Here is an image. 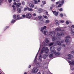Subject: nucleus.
Wrapping results in <instances>:
<instances>
[{
	"instance_id": "obj_1",
	"label": "nucleus",
	"mask_w": 74,
	"mask_h": 74,
	"mask_svg": "<svg viewBox=\"0 0 74 74\" xmlns=\"http://www.w3.org/2000/svg\"><path fill=\"white\" fill-rule=\"evenodd\" d=\"M57 34L56 36L54 35L53 36V41H55L56 39H57V40L60 39V36H64V33L62 32H61L60 34L59 33V32H57Z\"/></svg>"
},
{
	"instance_id": "obj_2",
	"label": "nucleus",
	"mask_w": 74,
	"mask_h": 74,
	"mask_svg": "<svg viewBox=\"0 0 74 74\" xmlns=\"http://www.w3.org/2000/svg\"><path fill=\"white\" fill-rule=\"evenodd\" d=\"M50 51H51V53L53 54H54L55 55H59L60 53L56 51H54L55 49V47H54V46H52L50 47Z\"/></svg>"
},
{
	"instance_id": "obj_3",
	"label": "nucleus",
	"mask_w": 74,
	"mask_h": 74,
	"mask_svg": "<svg viewBox=\"0 0 74 74\" xmlns=\"http://www.w3.org/2000/svg\"><path fill=\"white\" fill-rule=\"evenodd\" d=\"M41 29V32H44L43 34H44L45 35H46V32H47V33H48V32L47 31V26H44L43 27H42Z\"/></svg>"
},
{
	"instance_id": "obj_4",
	"label": "nucleus",
	"mask_w": 74,
	"mask_h": 74,
	"mask_svg": "<svg viewBox=\"0 0 74 74\" xmlns=\"http://www.w3.org/2000/svg\"><path fill=\"white\" fill-rule=\"evenodd\" d=\"M38 71V68H34L32 69V71L33 73H37Z\"/></svg>"
},
{
	"instance_id": "obj_5",
	"label": "nucleus",
	"mask_w": 74,
	"mask_h": 74,
	"mask_svg": "<svg viewBox=\"0 0 74 74\" xmlns=\"http://www.w3.org/2000/svg\"><path fill=\"white\" fill-rule=\"evenodd\" d=\"M25 17L27 18H32V15H31L30 13H27L26 14Z\"/></svg>"
},
{
	"instance_id": "obj_6",
	"label": "nucleus",
	"mask_w": 74,
	"mask_h": 74,
	"mask_svg": "<svg viewBox=\"0 0 74 74\" xmlns=\"http://www.w3.org/2000/svg\"><path fill=\"white\" fill-rule=\"evenodd\" d=\"M51 11L55 16H57L59 14V12H56V11H53V10H52Z\"/></svg>"
},
{
	"instance_id": "obj_7",
	"label": "nucleus",
	"mask_w": 74,
	"mask_h": 74,
	"mask_svg": "<svg viewBox=\"0 0 74 74\" xmlns=\"http://www.w3.org/2000/svg\"><path fill=\"white\" fill-rule=\"evenodd\" d=\"M49 35H51V36H52V35L53 34H56V33H55V31H50L49 33Z\"/></svg>"
},
{
	"instance_id": "obj_8",
	"label": "nucleus",
	"mask_w": 74,
	"mask_h": 74,
	"mask_svg": "<svg viewBox=\"0 0 74 74\" xmlns=\"http://www.w3.org/2000/svg\"><path fill=\"white\" fill-rule=\"evenodd\" d=\"M65 41L66 42V45H69L70 44V42L69 41V40L66 39L65 40Z\"/></svg>"
},
{
	"instance_id": "obj_9",
	"label": "nucleus",
	"mask_w": 74,
	"mask_h": 74,
	"mask_svg": "<svg viewBox=\"0 0 74 74\" xmlns=\"http://www.w3.org/2000/svg\"><path fill=\"white\" fill-rule=\"evenodd\" d=\"M17 20H18V19H22V17H20V15L19 14H18L17 15Z\"/></svg>"
},
{
	"instance_id": "obj_10",
	"label": "nucleus",
	"mask_w": 74,
	"mask_h": 74,
	"mask_svg": "<svg viewBox=\"0 0 74 74\" xmlns=\"http://www.w3.org/2000/svg\"><path fill=\"white\" fill-rule=\"evenodd\" d=\"M21 5V3H17L16 5V7L17 8H19Z\"/></svg>"
},
{
	"instance_id": "obj_11",
	"label": "nucleus",
	"mask_w": 74,
	"mask_h": 74,
	"mask_svg": "<svg viewBox=\"0 0 74 74\" xmlns=\"http://www.w3.org/2000/svg\"><path fill=\"white\" fill-rule=\"evenodd\" d=\"M64 0H62L60 1V4H61L62 5L64 4Z\"/></svg>"
},
{
	"instance_id": "obj_12",
	"label": "nucleus",
	"mask_w": 74,
	"mask_h": 74,
	"mask_svg": "<svg viewBox=\"0 0 74 74\" xmlns=\"http://www.w3.org/2000/svg\"><path fill=\"white\" fill-rule=\"evenodd\" d=\"M55 30L56 31H58V32H60L62 31V29L60 28H57Z\"/></svg>"
},
{
	"instance_id": "obj_13",
	"label": "nucleus",
	"mask_w": 74,
	"mask_h": 74,
	"mask_svg": "<svg viewBox=\"0 0 74 74\" xmlns=\"http://www.w3.org/2000/svg\"><path fill=\"white\" fill-rule=\"evenodd\" d=\"M71 33L72 36H74V30L73 29H72L71 30Z\"/></svg>"
},
{
	"instance_id": "obj_14",
	"label": "nucleus",
	"mask_w": 74,
	"mask_h": 74,
	"mask_svg": "<svg viewBox=\"0 0 74 74\" xmlns=\"http://www.w3.org/2000/svg\"><path fill=\"white\" fill-rule=\"evenodd\" d=\"M33 1H34V4H38V1L36 0H33Z\"/></svg>"
},
{
	"instance_id": "obj_15",
	"label": "nucleus",
	"mask_w": 74,
	"mask_h": 74,
	"mask_svg": "<svg viewBox=\"0 0 74 74\" xmlns=\"http://www.w3.org/2000/svg\"><path fill=\"white\" fill-rule=\"evenodd\" d=\"M17 11L19 12V13H21V8H18Z\"/></svg>"
},
{
	"instance_id": "obj_16",
	"label": "nucleus",
	"mask_w": 74,
	"mask_h": 74,
	"mask_svg": "<svg viewBox=\"0 0 74 74\" xmlns=\"http://www.w3.org/2000/svg\"><path fill=\"white\" fill-rule=\"evenodd\" d=\"M13 19H15V20H17V18L16 17V15L14 14L13 15Z\"/></svg>"
},
{
	"instance_id": "obj_17",
	"label": "nucleus",
	"mask_w": 74,
	"mask_h": 74,
	"mask_svg": "<svg viewBox=\"0 0 74 74\" xmlns=\"http://www.w3.org/2000/svg\"><path fill=\"white\" fill-rule=\"evenodd\" d=\"M69 63L71 64L73 66H74V62H71V61H69Z\"/></svg>"
},
{
	"instance_id": "obj_18",
	"label": "nucleus",
	"mask_w": 74,
	"mask_h": 74,
	"mask_svg": "<svg viewBox=\"0 0 74 74\" xmlns=\"http://www.w3.org/2000/svg\"><path fill=\"white\" fill-rule=\"evenodd\" d=\"M27 10L29 11H33V9L31 8H29V7H27Z\"/></svg>"
},
{
	"instance_id": "obj_19",
	"label": "nucleus",
	"mask_w": 74,
	"mask_h": 74,
	"mask_svg": "<svg viewBox=\"0 0 74 74\" xmlns=\"http://www.w3.org/2000/svg\"><path fill=\"white\" fill-rule=\"evenodd\" d=\"M56 43L58 45H61V43L59 41H56Z\"/></svg>"
},
{
	"instance_id": "obj_20",
	"label": "nucleus",
	"mask_w": 74,
	"mask_h": 74,
	"mask_svg": "<svg viewBox=\"0 0 74 74\" xmlns=\"http://www.w3.org/2000/svg\"><path fill=\"white\" fill-rule=\"evenodd\" d=\"M55 22H56V26H58V25H59V21L57 20H56Z\"/></svg>"
},
{
	"instance_id": "obj_21",
	"label": "nucleus",
	"mask_w": 74,
	"mask_h": 74,
	"mask_svg": "<svg viewBox=\"0 0 74 74\" xmlns=\"http://www.w3.org/2000/svg\"><path fill=\"white\" fill-rule=\"evenodd\" d=\"M68 56H69V57L70 58H73V56L72 55L68 54Z\"/></svg>"
},
{
	"instance_id": "obj_22",
	"label": "nucleus",
	"mask_w": 74,
	"mask_h": 74,
	"mask_svg": "<svg viewBox=\"0 0 74 74\" xmlns=\"http://www.w3.org/2000/svg\"><path fill=\"white\" fill-rule=\"evenodd\" d=\"M8 28H9V26H6L5 27L4 31L6 30V29H8Z\"/></svg>"
},
{
	"instance_id": "obj_23",
	"label": "nucleus",
	"mask_w": 74,
	"mask_h": 74,
	"mask_svg": "<svg viewBox=\"0 0 74 74\" xmlns=\"http://www.w3.org/2000/svg\"><path fill=\"white\" fill-rule=\"evenodd\" d=\"M45 42L46 43H48V42H49V40L47 38H46L45 40Z\"/></svg>"
},
{
	"instance_id": "obj_24",
	"label": "nucleus",
	"mask_w": 74,
	"mask_h": 74,
	"mask_svg": "<svg viewBox=\"0 0 74 74\" xmlns=\"http://www.w3.org/2000/svg\"><path fill=\"white\" fill-rule=\"evenodd\" d=\"M15 20H14L13 19L12 20V21L11 22V23H14Z\"/></svg>"
},
{
	"instance_id": "obj_25",
	"label": "nucleus",
	"mask_w": 74,
	"mask_h": 74,
	"mask_svg": "<svg viewBox=\"0 0 74 74\" xmlns=\"http://www.w3.org/2000/svg\"><path fill=\"white\" fill-rule=\"evenodd\" d=\"M30 7H31V8H34V5H33V4H31V5H30Z\"/></svg>"
},
{
	"instance_id": "obj_26",
	"label": "nucleus",
	"mask_w": 74,
	"mask_h": 74,
	"mask_svg": "<svg viewBox=\"0 0 74 74\" xmlns=\"http://www.w3.org/2000/svg\"><path fill=\"white\" fill-rule=\"evenodd\" d=\"M53 56V54L51 53V54H50L49 56L50 58H52Z\"/></svg>"
},
{
	"instance_id": "obj_27",
	"label": "nucleus",
	"mask_w": 74,
	"mask_h": 74,
	"mask_svg": "<svg viewBox=\"0 0 74 74\" xmlns=\"http://www.w3.org/2000/svg\"><path fill=\"white\" fill-rule=\"evenodd\" d=\"M42 3L43 5H44L46 4V1H42Z\"/></svg>"
},
{
	"instance_id": "obj_28",
	"label": "nucleus",
	"mask_w": 74,
	"mask_h": 74,
	"mask_svg": "<svg viewBox=\"0 0 74 74\" xmlns=\"http://www.w3.org/2000/svg\"><path fill=\"white\" fill-rule=\"evenodd\" d=\"M42 9H40L39 10V12L40 13L42 12Z\"/></svg>"
},
{
	"instance_id": "obj_29",
	"label": "nucleus",
	"mask_w": 74,
	"mask_h": 74,
	"mask_svg": "<svg viewBox=\"0 0 74 74\" xmlns=\"http://www.w3.org/2000/svg\"><path fill=\"white\" fill-rule=\"evenodd\" d=\"M56 5H58L59 4H60V1H58L57 2H56Z\"/></svg>"
},
{
	"instance_id": "obj_30",
	"label": "nucleus",
	"mask_w": 74,
	"mask_h": 74,
	"mask_svg": "<svg viewBox=\"0 0 74 74\" xmlns=\"http://www.w3.org/2000/svg\"><path fill=\"white\" fill-rule=\"evenodd\" d=\"M12 7H13V10H15L16 9V7L14 5H12Z\"/></svg>"
},
{
	"instance_id": "obj_31",
	"label": "nucleus",
	"mask_w": 74,
	"mask_h": 74,
	"mask_svg": "<svg viewBox=\"0 0 74 74\" xmlns=\"http://www.w3.org/2000/svg\"><path fill=\"white\" fill-rule=\"evenodd\" d=\"M43 18H45L46 19H48V17L46 16H43Z\"/></svg>"
},
{
	"instance_id": "obj_32",
	"label": "nucleus",
	"mask_w": 74,
	"mask_h": 74,
	"mask_svg": "<svg viewBox=\"0 0 74 74\" xmlns=\"http://www.w3.org/2000/svg\"><path fill=\"white\" fill-rule=\"evenodd\" d=\"M53 42H52L51 43H50L49 44V46H50V47H51V46H52V45H53Z\"/></svg>"
},
{
	"instance_id": "obj_33",
	"label": "nucleus",
	"mask_w": 74,
	"mask_h": 74,
	"mask_svg": "<svg viewBox=\"0 0 74 74\" xmlns=\"http://www.w3.org/2000/svg\"><path fill=\"white\" fill-rule=\"evenodd\" d=\"M49 23V20H46V23Z\"/></svg>"
},
{
	"instance_id": "obj_34",
	"label": "nucleus",
	"mask_w": 74,
	"mask_h": 74,
	"mask_svg": "<svg viewBox=\"0 0 74 74\" xmlns=\"http://www.w3.org/2000/svg\"><path fill=\"white\" fill-rule=\"evenodd\" d=\"M63 8H60L59 10V11H60V12L62 11H63Z\"/></svg>"
},
{
	"instance_id": "obj_35",
	"label": "nucleus",
	"mask_w": 74,
	"mask_h": 74,
	"mask_svg": "<svg viewBox=\"0 0 74 74\" xmlns=\"http://www.w3.org/2000/svg\"><path fill=\"white\" fill-rule=\"evenodd\" d=\"M27 10V8H25L24 9V11H26V10Z\"/></svg>"
},
{
	"instance_id": "obj_36",
	"label": "nucleus",
	"mask_w": 74,
	"mask_h": 74,
	"mask_svg": "<svg viewBox=\"0 0 74 74\" xmlns=\"http://www.w3.org/2000/svg\"><path fill=\"white\" fill-rule=\"evenodd\" d=\"M13 0L14 1H15V0H8V1H9V3H11V1H12Z\"/></svg>"
},
{
	"instance_id": "obj_37",
	"label": "nucleus",
	"mask_w": 74,
	"mask_h": 74,
	"mask_svg": "<svg viewBox=\"0 0 74 74\" xmlns=\"http://www.w3.org/2000/svg\"><path fill=\"white\" fill-rule=\"evenodd\" d=\"M38 18H39V19H41V18H42V16H38Z\"/></svg>"
},
{
	"instance_id": "obj_38",
	"label": "nucleus",
	"mask_w": 74,
	"mask_h": 74,
	"mask_svg": "<svg viewBox=\"0 0 74 74\" xmlns=\"http://www.w3.org/2000/svg\"><path fill=\"white\" fill-rule=\"evenodd\" d=\"M45 13H46V15H49L48 14V12L46 10H45Z\"/></svg>"
},
{
	"instance_id": "obj_39",
	"label": "nucleus",
	"mask_w": 74,
	"mask_h": 74,
	"mask_svg": "<svg viewBox=\"0 0 74 74\" xmlns=\"http://www.w3.org/2000/svg\"><path fill=\"white\" fill-rule=\"evenodd\" d=\"M57 50L58 51H60L61 50V48L60 47Z\"/></svg>"
},
{
	"instance_id": "obj_40",
	"label": "nucleus",
	"mask_w": 74,
	"mask_h": 74,
	"mask_svg": "<svg viewBox=\"0 0 74 74\" xmlns=\"http://www.w3.org/2000/svg\"><path fill=\"white\" fill-rule=\"evenodd\" d=\"M20 0H15L14 2H17V3H19Z\"/></svg>"
},
{
	"instance_id": "obj_41",
	"label": "nucleus",
	"mask_w": 74,
	"mask_h": 74,
	"mask_svg": "<svg viewBox=\"0 0 74 74\" xmlns=\"http://www.w3.org/2000/svg\"><path fill=\"white\" fill-rule=\"evenodd\" d=\"M62 5L61 4H59V5H58V7L59 8L61 7H62Z\"/></svg>"
},
{
	"instance_id": "obj_42",
	"label": "nucleus",
	"mask_w": 74,
	"mask_h": 74,
	"mask_svg": "<svg viewBox=\"0 0 74 74\" xmlns=\"http://www.w3.org/2000/svg\"><path fill=\"white\" fill-rule=\"evenodd\" d=\"M60 16L61 17H63V14H60Z\"/></svg>"
},
{
	"instance_id": "obj_43",
	"label": "nucleus",
	"mask_w": 74,
	"mask_h": 74,
	"mask_svg": "<svg viewBox=\"0 0 74 74\" xmlns=\"http://www.w3.org/2000/svg\"><path fill=\"white\" fill-rule=\"evenodd\" d=\"M69 21H67L66 22V25H69Z\"/></svg>"
},
{
	"instance_id": "obj_44",
	"label": "nucleus",
	"mask_w": 74,
	"mask_h": 74,
	"mask_svg": "<svg viewBox=\"0 0 74 74\" xmlns=\"http://www.w3.org/2000/svg\"><path fill=\"white\" fill-rule=\"evenodd\" d=\"M65 38H70V36H67L66 37H65Z\"/></svg>"
},
{
	"instance_id": "obj_45",
	"label": "nucleus",
	"mask_w": 74,
	"mask_h": 74,
	"mask_svg": "<svg viewBox=\"0 0 74 74\" xmlns=\"http://www.w3.org/2000/svg\"><path fill=\"white\" fill-rule=\"evenodd\" d=\"M25 16L26 17V15H25V14H23L22 15V17H23V18H25Z\"/></svg>"
},
{
	"instance_id": "obj_46",
	"label": "nucleus",
	"mask_w": 74,
	"mask_h": 74,
	"mask_svg": "<svg viewBox=\"0 0 74 74\" xmlns=\"http://www.w3.org/2000/svg\"><path fill=\"white\" fill-rule=\"evenodd\" d=\"M22 4L23 5H25V2L23 1L22 2Z\"/></svg>"
},
{
	"instance_id": "obj_47",
	"label": "nucleus",
	"mask_w": 74,
	"mask_h": 74,
	"mask_svg": "<svg viewBox=\"0 0 74 74\" xmlns=\"http://www.w3.org/2000/svg\"><path fill=\"white\" fill-rule=\"evenodd\" d=\"M60 23H63L64 22V21L63 20H61L60 21Z\"/></svg>"
},
{
	"instance_id": "obj_48",
	"label": "nucleus",
	"mask_w": 74,
	"mask_h": 74,
	"mask_svg": "<svg viewBox=\"0 0 74 74\" xmlns=\"http://www.w3.org/2000/svg\"><path fill=\"white\" fill-rule=\"evenodd\" d=\"M42 50L43 51H45V47H43L42 49Z\"/></svg>"
},
{
	"instance_id": "obj_49",
	"label": "nucleus",
	"mask_w": 74,
	"mask_h": 74,
	"mask_svg": "<svg viewBox=\"0 0 74 74\" xmlns=\"http://www.w3.org/2000/svg\"><path fill=\"white\" fill-rule=\"evenodd\" d=\"M41 53H43L44 52V51L43 50H41Z\"/></svg>"
},
{
	"instance_id": "obj_50",
	"label": "nucleus",
	"mask_w": 74,
	"mask_h": 74,
	"mask_svg": "<svg viewBox=\"0 0 74 74\" xmlns=\"http://www.w3.org/2000/svg\"><path fill=\"white\" fill-rule=\"evenodd\" d=\"M3 0H0V4L2 3H3Z\"/></svg>"
},
{
	"instance_id": "obj_51",
	"label": "nucleus",
	"mask_w": 74,
	"mask_h": 74,
	"mask_svg": "<svg viewBox=\"0 0 74 74\" xmlns=\"http://www.w3.org/2000/svg\"><path fill=\"white\" fill-rule=\"evenodd\" d=\"M64 40H62L60 42L61 43H63V42H64Z\"/></svg>"
},
{
	"instance_id": "obj_52",
	"label": "nucleus",
	"mask_w": 74,
	"mask_h": 74,
	"mask_svg": "<svg viewBox=\"0 0 74 74\" xmlns=\"http://www.w3.org/2000/svg\"><path fill=\"white\" fill-rule=\"evenodd\" d=\"M62 47H65V45L63 44L62 45Z\"/></svg>"
},
{
	"instance_id": "obj_53",
	"label": "nucleus",
	"mask_w": 74,
	"mask_h": 74,
	"mask_svg": "<svg viewBox=\"0 0 74 74\" xmlns=\"http://www.w3.org/2000/svg\"><path fill=\"white\" fill-rule=\"evenodd\" d=\"M53 7H51L50 8V10H52V8H53Z\"/></svg>"
},
{
	"instance_id": "obj_54",
	"label": "nucleus",
	"mask_w": 74,
	"mask_h": 74,
	"mask_svg": "<svg viewBox=\"0 0 74 74\" xmlns=\"http://www.w3.org/2000/svg\"><path fill=\"white\" fill-rule=\"evenodd\" d=\"M13 4L14 5H16L17 4H16V3L14 2L13 3Z\"/></svg>"
},
{
	"instance_id": "obj_55",
	"label": "nucleus",
	"mask_w": 74,
	"mask_h": 74,
	"mask_svg": "<svg viewBox=\"0 0 74 74\" xmlns=\"http://www.w3.org/2000/svg\"><path fill=\"white\" fill-rule=\"evenodd\" d=\"M39 59H40V60H41V56H40L39 57Z\"/></svg>"
},
{
	"instance_id": "obj_56",
	"label": "nucleus",
	"mask_w": 74,
	"mask_h": 74,
	"mask_svg": "<svg viewBox=\"0 0 74 74\" xmlns=\"http://www.w3.org/2000/svg\"><path fill=\"white\" fill-rule=\"evenodd\" d=\"M33 16H36V14L34 13L33 14Z\"/></svg>"
},
{
	"instance_id": "obj_57",
	"label": "nucleus",
	"mask_w": 74,
	"mask_h": 74,
	"mask_svg": "<svg viewBox=\"0 0 74 74\" xmlns=\"http://www.w3.org/2000/svg\"><path fill=\"white\" fill-rule=\"evenodd\" d=\"M31 65H29V66H28V68L29 69H30V68H31Z\"/></svg>"
},
{
	"instance_id": "obj_58",
	"label": "nucleus",
	"mask_w": 74,
	"mask_h": 74,
	"mask_svg": "<svg viewBox=\"0 0 74 74\" xmlns=\"http://www.w3.org/2000/svg\"><path fill=\"white\" fill-rule=\"evenodd\" d=\"M71 27L72 28H73V29H74V25H72L71 26Z\"/></svg>"
},
{
	"instance_id": "obj_59",
	"label": "nucleus",
	"mask_w": 74,
	"mask_h": 74,
	"mask_svg": "<svg viewBox=\"0 0 74 74\" xmlns=\"http://www.w3.org/2000/svg\"><path fill=\"white\" fill-rule=\"evenodd\" d=\"M71 53H72V54H73V53H74V51H72L71 52Z\"/></svg>"
},
{
	"instance_id": "obj_60",
	"label": "nucleus",
	"mask_w": 74,
	"mask_h": 74,
	"mask_svg": "<svg viewBox=\"0 0 74 74\" xmlns=\"http://www.w3.org/2000/svg\"><path fill=\"white\" fill-rule=\"evenodd\" d=\"M37 56H36L35 57V60H36L37 59Z\"/></svg>"
},
{
	"instance_id": "obj_61",
	"label": "nucleus",
	"mask_w": 74,
	"mask_h": 74,
	"mask_svg": "<svg viewBox=\"0 0 74 74\" xmlns=\"http://www.w3.org/2000/svg\"><path fill=\"white\" fill-rule=\"evenodd\" d=\"M43 5L42 4L40 5V7H43Z\"/></svg>"
},
{
	"instance_id": "obj_62",
	"label": "nucleus",
	"mask_w": 74,
	"mask_h": 74,
	"mask_svg": "<svg viewBox=\"0 0 74 74\" xmlns=\"http://www.w3.org/2000/svg\"><path fill=\"white\" fill-rule=\"evenodd\" d=\"M51 1H55V0H51Z\"/></svg>"
},
{
	"instance_id": "obj_63",
	"label": "nucleus",
	"mask_w": 74,
	"mask_h": 74,
	"mask_svg": "<svg viewBox=\"0 0 74 74\" xmlns=\"http://www.w3.org/2000/svg\"><path fill=\"white\" fill-rule=\"evenodd\" d=\"M38 2H40V0H38Z\"/></svg>"
},
{
	"instance_id": "obj_64",
	"label": "nucleus",
	"mask_w": 74,
	"mask_h": 74,
	"mask_svg": "<svg viewBox=\"0 0 74 74\" xmlns=\"http://www.w3.org/2000/svg\"><path fill=\"white\" fill-rule=\"evenodd\" d=\"M38 74H41V73H40V72H38Z\"/></svg>"
}]
</instances>
